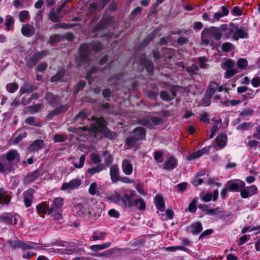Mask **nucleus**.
Here are the masks:
<instances>
[{"instance_id": "1", "label": "nucleus", "mask_w": 260, "mask_h": 260, "mask_svg": "<svg viewBox=\"0 0 260 260\" xmlns=\"http://www.w3.org/2000/svg\"><path fill=\"white\" fill-rule=\"evenodd\" d=\"M92 120L93 122L89 128L84 126L79 127V129L87 132L89 135L94 137H96V135L101 133H103L106 138L110 139H114L116 137V134L114 132L105 127V120L103 118L92 117Z\"/></svg>"}, {"instance_id": "2", "label": "nucleus", "mask_w": 260, "mask_h": 260, "mask_svg": "<svg viewBox=\"0 0 260 260\" xmlns=\"http://www.w3.org/2000/svg\"><path fill=\"white\" fill-rule=\"evenodd\" d=\"M221 38V29L219 27L211 26L204 29L201 33L202 43L206 45L211 42L212 39L218 41Z\"/></svg>"}, {"instance_id": "3", "label": "nucleus", "mask_w": 260, "mask_h": 260, "mask_svg": "<svg viewBox=\"0 0 260 260\" xmlns=\"http://www.w3.org/2000/svg\"><path fill=\"white\" fill-rule=\"evenodd\" d=\"M89 47L91 48L93 50L98 51L100 50L101 45V43L98 42H92L90 44V46L86 44L81 45L79 49V56L80 60L83 62L86 63H88L89 62L88 54Z\"/></svg>"}, {"instance_id": "4", "label": "nucleus", "mask_w": 260, "mask_h": 260, "mask_svg": "<svg viewBox=\"0 0 260 260\" xmlns=\"http://www.w3.org/2000/svg\"><path fill=\"white\" fill-rule=\"evenodd\" d=\"M48 54L49 51L47 50L36 52L27 59L26 62V66L28 68H32L42 58L46 56Z\"/></svg>"}, {"instance_id": "5", "label": "nucleus", "mask_w": 260, "mask_h": 260, "mask_svg": "<svg viewBox=\"0 0 260 260\" xmlns=\"http://www.w3.org/2000/svg\"><path fill=\"white\" fill-rule=\"evenodd\" d=\"M3 155L6 157L8 161L12 165L14 168V166L20 160V155L16 150H10Z\"/></svg>"}, {"instance_id": "6", "label": "nucleus", "mask_w": 260, "mask_h": 260, "mask_svg": "<svg viewBox=\"0 0 260 260\" xmlns=\"http://www.w3.org/2000/svg\"><path fill=\"white\" fill-rule=\"evenodd\" d=\"M81 184V180L78 178L72 179L69 182H64L62 184L61 189L71 190L77 188Z\"/></svg>"}, {"instance_id": "7", "label": "nucleus", "mask_w": 260, "mask_h": 260, "mask_svg": "<svg viewBox=\"0 0 260 260\" xmlns=\"http://www.w3.org/2000/svg\"><path fill=\"white\" fill-rule=\"evenodd\" d=\"M14 168L13 167L8 160L3 155L0 156V172L3 173L5 171H11L14 170Z\"/></svg>"}, {"instance_id": "8", "label": "nucleus", "mask_w": 260, "mask_h": 260, "mask_svg": "<svg viewBox=\"0 0 260 260\" xmlns=\"http://www.w3.org/2000/svg\"><path fill=\"white\" fill-rule=\"evenodd\" d=\"M203 210L206 212V214L210 215L217 216L219 217L222 218L225 216H229L225 214V212L220 210L219 208L213 209H208L207 206L204 205Z\"/></svg>"}, {"instance_id": "9", "label": "nucleus", "mask_w": 260, "mask_h": 260, "mask_svg": "<svg viewBox=\"0 0 260 260\" xmlns=\"http://www.w3.org/2000/svg\"><path fill=\"white\" fill-rule=\"evenodd\" d=\"M67 110V107L66 105H60L54 109L50 111L46 116V119L50 120L53 117L57 116L62 112H64Z\"/></svg>"}, {"instance_id": "10", "label": "nucleus", "mask_w": 260, "mask_h": 260, "mask_svg": "<svg viewBox=\"0 0 260 260\" xmlns=\"http://www.w3.org/2000/svg\"><path fill=\"white\" fill-rule=\"evenodd\" d=\"M11 200V196L4 188H0V204L8 205Z\"/></svg>"}, {"instance_id": "11", "label": "nucleus", "mask_w": 260, "mask_h": 260, "mask_svg": "<svg viewBox=\"0 0 260 260\" xmlns=\"http://www.w3.org/2000/svg\"><path fill=\"white\" fill-rule=\"evenodd\" d=\"M45 99L50 106L54 107L59 104L60 97L51 92H47L45 95Z\"/></svg>"}, {"instance_id": "12", "label": "nucleus", "mask_w": 260, "mask_h": 260, "mask_svg": "<svg viewBox=\"0 0 260 260\" xmlns=\"http://www.w3.org/2000/svg\"><path fill=\"white\" fill-rule=\"evenodd\" d=\"M21 31L25 37H31L35 33V28L32 25L27 23L22 26Z\"/></svg>"}, {"instance_id": "13", "label": "nucleus", "mask_w": 260, "mask_h": 260, "mask_svg": "<svg viewBox=\"0 0 260 260\" xmlns=\"http://www.w3.org/2000/svg\"><path fill=\"white\" fill-rule=\"evenodd\" d=\"M257 188L255 185H252L248 187L246 189L244 188L241 190V196L243 198H247L255 194Z\"/></svg>"}, {"instance_id": "14", "label": "nucleus", "mask_w": 260, "mask_h": 260, "mask_svg": "<svg viewBox=\"0 0 260 260\" xmlns=\"http://www.w3.org/2000/svg\"><path fill=\"white\" fill-rule=\"evenodd\" d=\"M131 135L134 137V139L139 141L145 138L146 132L143 127L138 126L133 131Z\"/></svg>"}, {"instance_id": "15", "label": "nucleus", "mask_w": 260, "mask_h": 260, "mask_svg": "<svg viewBox=\"0 0 260 260\" xmlns=\"http://www.w3.org/2000/svg\"><path fill=\"white\" fill-rule=\"evenodd\" d=\"M122 170L124 174L126 175H131L133 171V167L132 162L126 159H123L122 161Z\"/></svg>"}, {"instance_id": "16", "label": "nucleus", "mask_w": 260, "mask_h": 260, "mask_svg": "<svg viewBox=\"0 0 260 260\" xmlns=\"http://www.w3.org/2000/svg\"><path fill=\"white\" fill-rule=\"evenodd\" d=\"M8 243L10 246L13 248H22L23 250L31 248L30 246L24 243L21 242L18 240H9Z\"/></svg>"}, {"instance_id": "17", "label": "nucleus", "mask_w": 260, "mask_h": 260, "mask_svg": "<svg viewBox=\"0 0 260 260\" xmlns=\"http://www.w3.org/2000/svg\"><path fill=\"white\" fill-rule=\"evenodd\" d=\"M229 187V190L231 191H241V190L245 187V184L243 181H240L238 183L229 181L228 183Z\"/></svg>"}, {"instance_id": "18", "label": "nucleus", "mask_w": 260, "mask_h": 260, "mask_svg": "<svg viewBox=\"0 0 260 260\" xmlns=\"http://www.w3.org/2000/svg\"><path fill=\"white\" fill-rule=\"evenodd\" d=\"M40 176L41 174L39 170H36L32 172H30L28 173L25 177V183L30 184L36 180Z\"/></svg>"}, {"instance_id": "19", "label": "nucleus", "mask_w": 260, "mask_h": 260, "mask_svg": "<svg viewBox=\"0 0 260 260\" xmlns=\"http://www.w3.org/2000/svg\"><path fill=\"white\" fill-rule=\"evenodd\" d=\"M63 204V199L61 198H56L53 201L52 205L48 210V214H52L55 210L61 208Z\"/></svg>"}, {"instance_id": "20", "label": "nucleus", "mask_w": 260, "mask_h": 260, "mask_svg": "<svg viewBox=\"0 0 260 260\" xmlns=\"http://www.w3.org/2000/svg\"><path fill=\"white\" fill-rule=\"evenodd\" d=\"M34 193V190L32 189H30L23 193L24 203L26 207H29L31 206L32 202V196Z\"/></svg>"}, {"instance_id": "21", "label": "nucleus", "mask_w": 260, "mask_h": 260, "mask_svg": "<svg viewBox=\"0 0 260 260\" xmlns=\"http://www.w3.org/2000/svg\"><path fill=\"white\" fill-rule=\"evenodd\" d=\"M119 173V171L117 165H114L110 167V174L113 182H116L119 181L120 178Z\"/></svg>"}, {"instance_id": "22", "label": "nucleus", "mask_w": 260, "mask_h": 260, "mask_svg": "<svg viewBox=\"0 0 260 260\" xmlns=\"http://www.w3.org/2000/svg\"><path fill=\"white\" fill-rule=\"evenodd\" d=\"M209 149H210V147L204 148L200 150L194 152L189 154L187 157V159L188 160H190L192 159L199 158L200 157L202 156L204 154H205L206 153H208L209 151Z\"/></svg>"}, {"instance_id": "23", "label": "nucleus", "mask_w": 260, "mask_h": 260, "mask_svg": "<svg viewBox=\"0 0 260 260\" xmlns=\"http://www.w3.org/2000/svg\"><path fill=\"white\" fill-rule=\"evenodd\" d=\"M110 19L108 17H105L102 19L97 25L93 29V31L96 32L98 31L105 28L108 24Z\"/></svg>"}, {"instance_id": "24", "label": "nucleus", "mask_w": 260, "mask_h": 260, "mask_svg": "<svg viewBox=\"0 0 260 260\" xmlns=\"http://www.w3.org/2000/svg\"><path fill=\"white\" fill-rule=\"evenodd\" d=\"M248 36V33L246 29L242 28H238L236 30L233 35V38L235 40H238L239 39H242L246 38Z\"/></svg>"}, {"instance_id": "25", "label": "nucleus", "mask_w": 260, "mask_h": 260, "mask_svg": "<svg viewBox=\"0 0 260 260\" xmlns=\"http://www.w3.org/2000/svg\"><path fill=\"white\" fill-rule=\"evenodd\" d=\"M227 137L224 134H220L216 138V143L215 145L219 146L221 148H223L226 143Z\"/></svg>"}, {"instance_id": "26", "label": "nucleus", "mask_w": 260, "mask_h": 260, "mask_svg": "<svg viewBox=\"0 0 260 260\" xmlns=\"http://www.w3.org/2000/svg\"><path fill=\"white\" fill-rule=\"evenodd\" d=\"M134 206L140 210H145L146 209V204L142 199H137L135 200L134 203L129 202V206Z\"/></svg>"}, {"instance_id": "27", "label": "nucleus", "mask_w": 260, "mask_h": 260, "mask_svg": "<svg viewBox=\"0 0 260 260\" xmlns=\"http://www.w3.org/2000/svg\"><path fill=\"white\" fill-rule=\"evenodd\" d=\"M44 142L42 140H35L28 147L30 151H35L41 149L43 147Z\"/></svg>"}, {"instance_id": "28", "label": "nucleus", "mask_w": 260, "mask_h": 260, "mask_svg": "<svg viewBox=\"0 0 260 260\" xmlns=\"http://www.w3.org/2000/svg\"><path fill=\"white\" fill-rule=\"evenodd\" d=\"M154 202L158 210L161 212L165 210V203L162 196L159 195L156 196L155 197Z\"/></svg>"}, {"instance_id": "29", "label": "nucleus", "mask_w": 260, "mask_h": 260, "mask_svg": "<svg viewBox=\"0 0 260 260\" xmlns=\"http://www.w3.org/2000/svg\"><path fill=\"white\" fill-rule=\"evenodd\" d=\"M217 87L218 84L216 83V82H211L209 85L208 88L206 91V95L208 96L209 98H211V96L215 93L216 90H217Z\"/></svg>"}, {"instance_id": "30", "label": "nucleus", "mask_w": 260, "mask_h": 260, "mask_svg": "<svg viewBox=\"0 0 260 260\" xmlns=\"http://www.w3.org/2000/svg\"><path fill=\"white\" fill-rule=\"evenodd\" d=\"M76 207L84 216H86L91 213L89 206L86 204L79 203L76 205Z\"/></svg>"}, {"instance_id": "31", "label": "nucleus", "mask_w": 260, "mask_h": 260, "mask_svg": "<svg viewBox=\"0 0 260 260\" xmlns=\"http://www.w3.org/2000/svg\"><path fill=\"white\" fill-rule=\"evenodd\" d=\"M219 28L221 29V36L222 37V32H225V39H228L231 36L232 34H234V30L232 28H229L228 27L226 24L221 25Z\"/></svg>"}, {"instance_id": "32", "label": "nucleus", "mask_w": 260, "mask_h": 260, "mask_svg": "<svg viewBox=\"0 0 260 260\" xmlns=\"http://www.w3.org/2000/svg\"><path fill=\"white\" fill-rule=\"evenodd\" d=\"M43 108V105L41 103L30 106L26 108L27 111L30 113H35L38 112L40 110Z\"/></svg>"}, {"instance_id": "33", "label": "nucleus", "mask_w": 260, "mask_h": 260, "mask_svg": "<svg viewBox=\"0 0 260 260\" xmlns=\"http://www.w3.org/2000/svg\"><path fill=\"white\" fill-rule=\"evenodd\" d=\"M14 216L10 213H5L0 216V221L9 224L13 223Z\"/></svg>"}, {"instance_id": "34", "label": "nucleus", "mask_w": 260, "mask_h": 260, "mask_svg": "<svg viewBox=\"0 0 260 260\" xmlns=\"http://www.w3.org/2000/svg\"><path fill=\"white\" fill-rule=\"evenodd\" d=\"M190 229L191 232L192 234H198L203 230L202 223L200 222H196L192 223L190 226Z\"/></svg>"}, {"instance_id": "35", "label": "nucleus", "mask_w": 260, "mask_h": 260, "mask_svg": "<svg viewBox=\"0 0 260 260\" xmlns=\"http://www.w3.org/2000/svg\"><path fill=\"white\" fill-rule=\"evenodd\" d=\"M177 166L176 161L173 157H171L169 160L165 163L164 169L172 170Z\"/></svg>"}, {"instance_id": "36", "label": "nucleus", "mask_w": 260, "mask_h": 260, "mask_svg": "<svg viewBox=\"0 0 260 260\" xmlns=\"http://www.w3.org/2000/svg\"><path fill=\"white\" fill-rule=\"evenodd\" d=\"M48 206V205H47L46 202H43L37 206L38 214H40V216L44 217L46 213V208Z\"/></svg>"}, {"instance_id": "37", "label": "nucleus", "mask_w": 260, "mask_h": 260, "mask_svg": "<svg viewBox=\"0 0 260 260\" xmlns=\"http://www.w3.org/2000/svg\"><path fill=\"white\" fill-rule=\"evenodd\" d=\"M218 191L217 190H215L213 192V194L211 193H207L206 195L204 196L203 197V200L205 202H209L211 200L212 198V200L214 201H215L218 197Z\"/></svg>"}, {"instance_id": "38", "label": "nucleus", "mask_w": 260, "mask_h": 260, "mask_svg": "<svg viewBox=\"0 0 260 260\" xmlns=\"http://www.w3.org/2000/svg\"><path fill=\"white\" fill-rule=\"evenodd\" d=\"M104 164H99L96 167H94L91 168H89L87 170V172L90 175H93L94 174L99 173L101 171H102L104 168Z\"/></svg>"}, {"instance_id": "39", "label": "nucleus", "mask_w": 260, "mask_h": 260, "mask_svg": "<svg viewBox=\"0 0 260 260\" xmlns=\"http://www.w3.org/2000/svg\"><path fill=\"white\" fill-rule=\"evenodd\" d=\"M111 245V242H107L100 245H94L91 246L90 249L94 251L104 249L109 247Z\"/></svg>"}, {"instance_id": "40", "label": "nucleus", "mask_w": 260, "mask_h": 260, "mask_svg": "<svg viewBox=\"0 0 260 260\" xmlns=\"http://www.w3.org/2000/svg\"><path fill=\"white\" fill-rule=\"evenodd\" d=\"M35 89V87L28 84H25L20 89V93L21 95L27 92H31Z\"/></svg>"}, {"instance_id": "41", "label": "nucleus", "mask_w": 260, "mask_h": 260, "mask_svg": "<svg viewBox=\"0 0 260 260\" xmlns=\"http://www.w3.org/2000/svg\"><path fill=\"white\" fill-rule=\"evenodd\" d=\"M18 17L19 21L21 22H23L29 20L30 18L29 12L26 10H23L20 12Z\"/></svg>"}, {"instance_id": "42", "label": "nucleus", "mask_w": 260, "mask_h": 260, "mask_svg": "<svg viewBox=\"0 0 260 260\" xmlns=\"http://www.w3.org/2000/svg\"><path fill=\"white\" fill-rule=\"evenodd\" d=\"M185 70L190 75H196L199 70V68L196 64H192L191 66L187 67Z\"/></svg>"}, {"instance_id": "43", "label": "nucleus", "mask_w": 260, "mask_h": 260, "mask_svg": "<svg viewBox=\"0 0 260 260\" xmlns=\"http://www.w3.org/2000/svg\"><path fill=\"white\" fill-rule=\"evenodd\" d=\"M7 90L10 93H14L18 89V85L16 83H8L6 86Z\"/></svg>"}, {"instance_id": "44", "label": "nucleus", "mask_w": 260, "mask_h": 260, "mask_svg": "<svg viewBox=\"0 0 260 260\" xmlns=\"http://www.w3.org/2000/svg\"><path fill=\"white\" fill-rule=\"evenodd\" d=\"M137 141H138V140L134 139V137L131 135L126 139V145L129 148H132L135 147Z\"/></svg>"}, {"instance_id": "45", "label": "nucleus", "mask_w": 260, "mask_h": 260, "mask_svg": "<svg viewBox=\"0 0 260 260\" xmlns=\"http://www.w3.org/2000/svg\"><path fill=\"white\" fill-rule=\"evenodd\" d=\"M235 66L234 62L230 59H226L224 62H223L221 64V67L224 69L225 70L226 69H231L234 68Z\"/></svg>"}, {"instance_id": "46", "label": "nucleus", "mask_w": 260, "mask_h": 260, "mask_svg": "<svg viewBox=\"0 0 260 260\" xmlns=\"http://www.w3.org/2000/svg\"><path fill=\"white\" fill-rule=\"evenodd\" d=\"M64 74V72L63 70H61L58 72L55 75L51 77L50 81L51 82H56L60 80Z\"/></svg>"}, {"instance_id": "47", "label": "nucleus", "mask_w": 260, "mask_h": 260, "mask_svg": "<svg viewBox=\"0 0 260 260\" xmlns=\"http://www.w3.org/2000/svg\"><path fill=\"white\" fill-rule=\"evenodd\" d=\"M114 252L115 249H111L110 250H106L101 254H93V255L101 257H108L112 255Z\"/></svg>"}, {"instance_id": "48", "label": "nucleus", "mask_w": 260, "mask_h": 260, "mask_svg": "<svg viewBox=\"0 0 260 260\" xmlns=\"http://www.w3.org/2000/svg\"><path fill=\"white\" fill-rule=\"evenodd\" d=\"M48 17L49 19L52 22H58L59 21L58 16L53 9L50 10Z\"/></svg>"}, {"instance_id": "49", "label": "nucleus", "mask_w": 260, "mask_h": 260, "mask_svg": "<svg viewBox=\"0 0 260 260\" xmlns=\"http://www.w3.org/2000/svg\"><path fill=\"white\" fill-rule=\"evenodd\" d=\"M60 41V37L58 35L55 34L51 36L49 38V43L51 45H54Z\"/></svg>"}, {"instance_id": "50", "label": "nucleus", "mask_w": 260, "mask_h": 260, "mask_svg": "<svg viewBox=\"0 0 260 260\" xmlns=\"http://www.w3.org/2000/svg\"><path fill=\"white\" fill-rule=\"evenodd\" d=\"M247 66V61L244 58H240L237 60V67L240 69H245Z\"/></svg>"}, {"instance_id": "51", "label": "nucleus", "mask_w": 260, "mask_h": 260, "mask_svg": "<svg viewBox=\"0 0 260 260\" xmlns=\"http://www.w3.org/2000/svg\"><path fill=\"white\" fill-rule=\"evenodd\" d=\"M160 96L164 101H169L172 100V97L170 93L164 90L161 91L160 93Z\"/></svg>"}, {"instance_id": "52", "label": "nucleus", "mask_w": 260, "mask_h": 260, "mask_svg": "<svg viewBox=\"0 0 260 260\" xmlns=\"http://www.w3.org/2000/svg\"><path fill=\"white\" fill-rule=\"evenodd\" d=\"M238 72V70L237 69H229L225 73V77L226 78H229L231 77L234 76Z\"/></svg>"}, {"instance_id": "53", "label": "nucleus", "mask_w": 260, "mask_h": 260, "mask_svg": "<svg viewBox=\"0 0 260 260\" xmlns=\"http://www.w3.org/2000/svg\"><path fill=\"white\" fill-rule=\"evenodd\" d=\"M88 114L85 110L80 112L74 118L75 120H83L86 119Z\"/></svg>"}, {"instance_id": "54", "label": "nucleus", "mask_w": 260, "mask_h": 260, "mask_svg": "<svg viewBox=\"0 0 260 260\" xmlns=\"http://www.w3.org/2000/svg\"><path fill=\"white\" fill-rule=\"evenodd\" d=\"M25 123H26L27 124H30V125H34V126H38L39 125V124H37V123L36 122V118L33 116H30V117H27L25 120Z\"/></svg>"}, {"instance_id": "55", "label": "nucleus", "mask_w": 260, "mask_h": 260, "mask_svg": "<svg viewBox=\"0 0 260 260\" xmlns=\"http://www.w3.org/2000/svg\"><path fill=\"white\" fill-rule=\"evenodd\" d=\"M85 160V155L84 154H83L80 157L79 164H74V166L76 168L81 169L84 166Z\"/></svg>"}, {"instance_id": "56", "label": "nucleus", "mask_w": 260, "mask_h": 260, "mask_svg": "<svg viewBox=\"0 0 260 260\" xmlns=\"http://www.w3.org/2000/svg\"><path fill=\"white\" fill-rule=\"evenodd\" d=\"M142 63L145 66L146 69L148 72H152L153 69V65L151 61L148 60L146 61L145 62H143Z\"/></svg>"}, {"instance_id": "57", "label": "nucleus", "mask_w": 260, "mask_h": 260, "mask_svg": "<svg viewBox=\"0 0 260 260\" xmlns=\"http://www.w3.org/2000/svg\"><path fill=\"white\" fill-rule=\"evenodd\" d=\"M196 200L195 199H193L191 202L189 204L188 210L192 213H194L196 211Z\"/></svg>"}, {"instance_id": "58", "label": "nucleus", "mask_w": 260, "mask_h": 260, "mask_svg": "<svg viewBox=\"0 0 260 260\" xmlns=\"http://www.w3.org/2000/svg\"><path fill=\"white\" fill-rule=\"evenodd\" d=\"M14 23L13 18L11 16H7L6 17L5 25L7 26V30L9 31L10 29V25Z\"/></svg>"}, {"instance_id": "59", "label": "nucleus", "mask_w": 260, "mask_h": 260, "mask_svg": "<svg viewBox=\"0 0 260 260\" xmlns=\"http://www.w3.org/2000/svg\"><path fill=\"white\" fill-rule=\"evenodd\" d=\"M233 45L231 43L226 42L222 44V50L223 51H229L233 49Z\"/></svg>"}, {"instance_id": "60", "label": "nucleus", "mask_w": 260, "mask_h": 260, "mask_svg": "<svg viewBox=\"0 0 260 260\" xmlns=\"http://www.w3.org/2000/svg\"><path fill=\"white\" fill-rule=\"evenodd\" d=\"M103 156L105 157V161L107 165H109L110 164H111L112 159L110 154H109L106 151L103 152Z\"/></svg>"}, {"instance_id": "61", "label": "nucleus", "mask_w": 260, "mask_h": 260, "mask_svg": "<svg viewBox=\"0 0 260 260\" xmlns=\"http://www.w3.org/2000/svg\"><path fill=\"white\" fill-rule=\"evenodd\" d=\"M75 25L73 24L58 23L55 25V28H63L65 29L71 28Z\"/></svg>"}, {"instance_id": "62", "label": "nucleus", "mask_w": 260, "mask_h": 260, "mask_svg": "<svg viewBox=\"0 0 260 260\" xmlns=\"http://www.w3.org/2000/svg\"><path fill=\"white\" fill-rule=\"evenodd\" d=\"M98 8V5L95 3H91L89 5L88 7V14H94Z\"/></svg>"}, {"instance_id": "63", "label": "nucleus", "mask_w": 260, "mask_h": 260, "mask_svg": "<svg viewBox=\"0 0 260 260\" xmlns=\"http://www.w3.org/2000/svg\"><path fill=\"white\" fill-rule=\"evenodd\" d=\"M48 65L45 62H41L38 65L36 68V71L38 72H43L46 70L47 68Z\"/></svg>"}, {"instance_id": "64", "label": "nucleus", "mask_w": 260, "mask_h": 260, "mask_svg": "<svg viewBox=\"0 0 260 260\" xmlns=\"http://www.w3.org/2000/svg\"><path fill=\"white\" fill-rule=\"evenodd\" d=\"M97 184L95 182L92 183L89 188V193L91 195H94L96 193V188Z\"/></svg>"}]
</instances>
